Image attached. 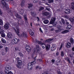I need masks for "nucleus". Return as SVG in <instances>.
I'll return each instance as SVG.
<instances>
[{
  "instance_id": "obj_41",
  "label": "nucleus",
  "mask_w": 74,
  "mask_h": 74,
  "mask_svg": "<svg viewBox=\"0 0 74 74\" xmlns=\"http://www.w3.org/2000/svg\"><path fill=\"white\" fill-rule=\"evenodd\" d=\"M61 56H64V53L63 51H62L61 53Z\"/></svg>"
},
{
  "instance_id": "obj_23",
  "label": "nucleus",
  "mask_w": 74,
  "mask_h": 74,
  "mask_svg": "<svg viewBox=\"0 0 74 74\" xmlns=\"http://www.w3.org/2000/svg\"><path fill=\"white\" fill-rule=\"evenodd\" d=\"M1 41L2 43H3L4 44L6 43V40L3 38L1 39Z\"/></svg>"
},
{
  "instance_id": "obj_10",
  "label": "nucleus",
  "mask_w": 74,
  "mask_h": 74,
  "mask_svg": "<svg viewBox=\"0 0 74 74\" xmlns=\"http://www.w3.org/2000/svg\"><path fill=\"white\" fill-rule=\"evenodd\" d=\"M9 25H10V23L7 22L5 23L4 25V27L5 29H9Z\"/></svg>"
},
{
  "instance_id": "obj_40",
  "label": "nucleus",
  "mask_w": 74,
  "mask_h": 74,
  "mask_svg": "<svg viewBox=\"0 0 74 74\" xmlns=\"http://www.w3.org/2000/svg\"><path fill=\"white\" fill-rule=\"evenodd\" d=\"M36 69H41V67L40 66H38L36 67Z\"/></svg>"
},
{
  "instance_id": "obj_4",
  "label": "nucleus",
  "mask_w": 74,
  "mask_h": 74,
  "mask_svg": "<svg viewBox=\"0 0 74 74\" xmlns=\"http://www.w3.org/2000/svg\"><path fill=\"white\" fill-rule=\"evenodd\" d=\"M36 62L34 61L32 62L31 63H29L28 64V69L29 70H31L32 69L33 66H32V64H35Z\"/></svg>"
},
{
  "instance_id": "obj_64",
  "label": "nucleus",
  "mask_w": 74,
  "mask_h": 74,
  "mask_svg": "<svg viewBox=\"0 0 74 74\" xmlns=\"http://www.w3.org/2000/svg\"><path fill=\"white\" fill-rule=\"evenodd\" d=\"M58 74H62V73H61V72H59L58 73Z\"/></svg>"
},
{
  "instance_id": "obj_28",
  "label": "nucleus",
  "mask_w": 74,
  "mask_h": 74,
  "mask_svg": "<svg viewBox=\"0 0 74 74\" xmlns=\"http://www.w3.org/2000/svg\"><path fill=\"white\" fill-rule=\"evenodd\" d=\"M70 21H71V22H74V17H73V18L72 19V18H70Z\"/></svg>"
},
{
  "instance_id": "obj_25",
  "label": "nucleus",
  "mask_w": 74,
  "mask_h": 74,
  "mask_svg": "<svg viewBox=\"0 0 74 74\" xmlns=\"http://www.w3.org/2000/svg\"><path fill=\"white\" fill-rule=\"evenodd\" d=\"M53 39H49L48 40H47L45 41V42H51V41H52Z\"/></svg>"
},
{
  "instance_id": "obj_57",
  "label": "nucleus",
  "mask_w": 74,
  "mask_h": 74,
  "mask_svg": "<svg viewBox=\"0 0 74 74\" xmlns=\"http://www.w3.org/2000/svg\"><path fill=\"white\" fill-rule=\"evenodd\" d=\"M51 62H53H53H55V60H52Z\"/></svg>"
},
{
  "instance_id": "obj_49",
  "label": "nucleus",
  "mask_w": 74,
  "mask_h": 74,
  "mask_svg": "<svg viewBox=\"0 0 74 74\" xmlns=\"http://www.w3.org/2000/svg\"><path fill=\"white\" fill-rule=\"evenodd\" d=\"M25 4L24 3H23V2H22L21 4V5L22 6V7H23V6Z\"/></svg>"
},
{
  "instance_id": "obj_1",
  "label": "nucleus",
  "mask_w": 74,
  "mask_h": 74,
  "mask_svg": "<svg viewBox=\"0 0 74 74\" xmlns=\"http://www.w3.org/2000/svg\"><path fill=\"white\" fill-rule=\"evenodd\" d=\"M11 70V68L10 66H7L5 67V74H13V73H12L11 71H9L8 72V70Z\"/></svg>"
},
{
  "instance_id": "obj_54",
  "label": "nucleus",
  "mask_w": 74,
  "mask_h": 74,
  "mask_svg": "<svg viewBox=\"0 0 74 74\" xmlns=\"http://www.w3.org/2000/svg\"><path fill=\"white\" fill-rule=\"evenodd\" d=\"M2 14V12L1 11V10H0V15H1Z\"/></svg>"
},
{
  "instance_id": "obj_39",
  "label": "nucleus",
  "mask_w": 74,
  "mask_h": 74,
  "mask_svg": "<svg viewBox=\"0 0 74 74\" xmlns=\"http://www.w3.org/2000/svg\"><path fill=\"white\" fill-rule=\"evenodd\" d=\"M8 49H9V48H8L7 47H6L5 48V50L6 51V52H8Z\"/></svg>"
},
{
  "instance_id": "obj_52",
  "label": "nucleus",
  "mask_w": 74,
  "mask_h": 74,
  "mask_svg": "<svg viewBox=\"0 0 74 74\" xmlns=\"http://www.w3.org/2000/svg\"><path fill=\"white\" fill-rule=\"evenodd\" d=\"M59 52H57L56 53V55H57V56L58 55H59Z\"/></svg>"
},
{
  "instance_id": "obj_3",
  "label": "nucleus",
  "mask_w": 74,
  "mask_h": 74,
  "mask_svg": "<svg viewBox=\"0 0 74 74\" xmlns=\"http://www.w3.org/2000/svg\"><path fill=\"white\" fill-rule=\"evenodd\" d=\"M39 46L37 45L36 46V48H35L33 50V52L35 55H37V53L39 52Z\"/></svg>"
},
{
  "instance_id": "obj_44",
  "label": "nucleus",
  "mask_w": 74,
  "mask_h": 74,
  "mask_svg": "<svg viewBox=\"0 0 74 74\" xmlns=\"http://www.w3.org/2000/svg\"><path fill=\"white\" fill-rule=\"evenodd\" d=\"M46 9L47 10H48V11H49L50 10V9L48 8V7H46Z\"/></svg>"
},
{
  "instance_id": "obj_13",
  "label": "nucleus",
  "mask_w": 74,
  "mask_h": 74,
  "mask_svg": "<svg viewBox=\"0 0 74 74\" xmlns=\"http://www.w3.org/2000/svg\"><path fill=\"white\" fill-rule=\"evenodd\" d=\"M21 37H24V38H27V34H26V33L25 32H23L22 34L21 35Z\"/></svg>"
},
{
  "instance_id": "obj_29",
  "label": "nucleus",
  "mask_w": 74,
  "mask_h": 74,
  "mask_svg": "<svg viewBox=\"0 0 74 74\" xmlns=\"http://www.w3.org/2000/svg\"><path fill=\"white\" fill-rule=\"evenodd\" d=\"M35 42H36V43H38V44H39L41 43V41H39L37 40H36Z\"/></svg>"
},
{
  "instance_id": "obj_32",
  "label": "nucleus",
  "mask_w": 74,
  "mask_h": 74,
  "mask_svg": "<svg viewBox=\"0 0 74 74\" xmlns=\"http://www.w3.org/2000/svg\"><path fill=\"white\" fill-rule=\"evenodd\" d=\"M45 47H46V46L45 45V44H42V48H43V49H44V48H45Z\"/></svg>"
},
{
  "instance_id": "obj_56",
  "label": "nucleus",
  "mask_w": 74,
  "mask_h": 74,
  "mask_svg": "<svg viewBox=\"0 0 74 74\" xmlns=\"http://www.w3.org/2000/svg\"><path fill=\"white\" fill-rule=\"evenodd\" d=\"M67 60V61H68V62H70V60H69V59H66Z\"/></svg>"
},
{
  "instance_id": "obj_42",
  "label": "nucleus",
  "mask_w": 74,
  "mask_h": 74,
  "mask_svg": "<svg viewBox=\"0 0 74 74\" xmlns=\"http://www.w3.org/2000/svg\"><path fill=\"white\" fill-rule=\"evenodd\" d=\"M43 9H44V8L40 7L39 9V11H40V10H43Z\"/></svg>"
},
{
  "instance_id": "obj_19",
  "label": "nucleus",
  "mask_w": 74,
  "mask_h": 74,
  "mask_svg": "<svg viewBox=\"0 0 74 74\" xmlns=\"http://www.w3.org/2000/svg\"><path fill=\"white\" fill-rule=\"evenodd\" d=\"M33 30L30 29L29 30V32L31 36H33L34 34V32H33Z\"/></svg>"
},
{
  "instance_id": "obj_16",
  "label": "nucleus",
  "mask_w": 74,
  "mask_h": 74,
  "mask_svg": "<svg viewBox=\"0 0 74 74\" xmlns=\"http://www.w3.org/2000/svg\"><path fill=\"white\" fill-rule=\"evenodd\" d=\"M56 45H53L52 46V47L51 48V51H54L55 49H56Z\"/></svg>"
},
{
  "instance_id": "obj_22",
  "label": "nucleus",
  "mask_w": 74,
  "mask_h": 74,
  "mask_svg": "<svg viewBox=\"0 0 74 74\" xmlns=\"http://www.w3.org/2000/svg\"><path fill=\"white\" fill-rule=\"evenodd\" d=\"M70 41L71 44H73L74 43V39L72 38H71L70 39Z\"/></svg>"
},
{
  "instance_id": "obj_11",
  "label": "nucleus",
  "mask_w": 74,
  "mask_h": 74,
  "mask_svg": "<svg viewBox=\"0 0 74 74\" xmlns=\"http://www.w3.org/2000/svg\"><path fill=\"white\" fill-rule=\"evenodd\" d=\"M7 37L8 38H12L13 37V35H12V33L11 32H8L7 34Z\"/></svg>"
},
{
  "instance_id": "obj_61",
  "label": "nucleus",
  "mask_w": 74,
  "mask_h": 74,
  "mask_svg": "<svg viewBox=\"0 0 74 74\" xmlns=\"http://www.w3.org/2000/svg\"><path fill=\"white\" fill-rule=\"evenodd\" d=\"M39 62H41V61H42V59H40V60H39Z\"/></svg>"
},
{
  "instance_id": "obj_53",
  "label": "nucleus",
  "mask_w": 74,
  "mask_h": 74,
  "mask_svg": "<svg viewBox=\"0 0 74 74\" xmlns=\"http://www.w3.org/2000/svg\"><path fill=\"white\" fill-rule=\"evenodd\" d=\"M65 18H67V19H69V17L67 16H65Z\"/></svg>"
},
{
  "instance_id": "obj_5",
  "label": "nucleus",
  "mask_w": 74,
  "mask_h": 74,
  "mask_svg": "<svg viewBox=\"0 0 74 74\" xmlns=\"http://www.w3.org/2000/svg\"><path fill=\"white\" fill-rule=\"evenodd\" d=\"M17 64L18 65H17L16 66L18 69H21V67L19 66H21L22 64V62L21 60H19L17 61Z\"/></svg>"
},
{
  "instance_id": "obj_6",
  "label": "nucleus",
  "mask_w": 74,
  "mask_h": 74,
  "mask_svg": "<svg viewBox=\"0 0 74 74\" xmlns=\"http://www.w3.org/2000/svg\"><path fill=\"white\" fill-rule=\"evenodd\" d=\"M18 42H19V40L15 38L12 40L11 43L12 44H16Z\"/></svg>"
},
{
  "instance_id": "obj_20",
  "label": "nucleus",
  "mask_w": 74,
  "mask_h": 74,
  "mask_svg": "<svg viewBox=\"0 0 74 74\" xmlns=\"http://www.w3.org/2000/svg\"><path fill=\"white\" fill-rule=\"evenodd\" d=\"M19 14H23V12H24V10L21 9L19 10Z\"/></svg>"
},
{
  "instance_id": "obj_43",
  "label": "nucleus",
  "mask_w": 74,
  "mask_h": 74,
  "mask_svg": "<svg viewBox=\"0 0 74 74\" xmlns=\"http://www.w3.org/2000/svg\"><path fill=\"white\" fill-rule=\"evenodd\" d=\"M36 19L38 22H39V21H40V19L39 18V17H37L36 18Z\"/></svg>"
},
{
  "instance_id": "obj_50",
  "label": "nucleus",
  "mask_w": 74,
  "mask_h": 74,
  "mask_svg": "<svg viewBox=\"0 0 74 74\" xmlns=\"http://www.w3.org/2000/svg\"><path fill=\"white\" fill-rule=\"evenodd\" d=\"M19 59H20V58L19 57H17L16 58V60H18H18H19Z\"/></svg>"
},
{
  "instance_id": "obj_34",
  "label": "nucleus",
  "mask_w": 74,
  "mask_h": 74,
  "mask_svg": "<svg viewBox=\"0 0 74 74\" xmlns=\"http://www.w3.org/2000/svg\"><path fill=\"white\" fill-rule=\"evenodd\" d=\"M16 16L17 17V18H18L19 19H21V18L19 16V15H18V14H16Z\"/></svg>"
},
{
  "instance_id": "obj_18",
  "label": "nucleus",
  "mask_w": 74,
  "mask_h": 74,
  "mask_svg": "<svg viewBox=\"0 0 74 74\" xmlns=\"http://www.w3.org/2000/svg\"><path fill=\"white\" fill-rule=\"evenodd\" d=\"M44 14L45 16H47L48 18L51 17V13H49L48 12H45L44 13Z\"/></svg>"
},
{
  "instance_id": "obj_24",
  "label": "nucleus",
  "mask_w": 74,
  "mask_h": 74,
  "mask_svg": "<svg viewBox=\"0 0 74 74\" xmlns=\"http://www.w3.org/2000/svg\"><path fill=\"white\" fill-rule=\"evenodd\" d=\"M71 27H72V26H71V25H69L67 26L66 29H70L71 28Z\"/></svg>"
},
{
  "instance_id": "obj_45",
  "label": "nucleus",
  "mask_w": 74,
  "mask_h": 74,
  "mask_svg": "<svg viewBox=\"0 0 74 74\" xmlns=\"http://www.w3.org/2000/svg\"><path fill=\"white\" fill-rule=\"evenodd\" d=\"M38 1V0H34V3H37V2Z\"/></svg>"
},
{
  "instance_id": "obj_17",
  "label": "nucleus",
  "mask_w": 74,
  "mask_h": 74,
  "mask_svg": "<svg viewBox=\"0 0 74 74\" xmlns=\"http://www.w3.org/2000/svg\"><path fill=\"white\" fill-rule=\"evenodd\" d=\"M50 48H51V46L49 45H47L46 46V49L47 51H49L50 49Z\"/></svg>"
},
{
  "instance_id": "obj_31",
  "label": "nucleus",
  "mask_w": 74,
  "mask_h": 74,
  "mask_svg": "<svg viewBox=\"0 0 74 74\" xmlns=\"http://www.w3.org/2000/svg\"><path fill=\"white\" fill-rule=\"evenodd\" d=\"M66 11L67 13H70V10H69V9H67L66 10Z\"/></svg>"
},
{
  "instance_id": "obj_33",
  "label": "nucleus",
  "mask_w": 74,
  "mask_h": 74,
  "mask_svg": "<svg viewBox=\"0 0 74 74\" xmlns=\"http://www.w3.org/2000/svg\"><path fill=\"white\" fill-rule=\"evenodd\" d=\"M18 54L19 56H22V57L23 56V54H22L21 52L18 53Z\"/></svg>"
},
{
  "instance_id": "obj_55",
  "label": "nucleus",
  "mask_w": 74,
  "mask_h": 74,
  "mask_svg": "<svg viewBox=\"0 0 74 74\" xmlns=\"http://www.w3.org/2000/svg\"><path fill=\"white\" fill-rule=\"evenodd\" d=\"M3 48V46H0V49H1V48Z\"/></svg>"
},
{
  "instance_id": "obj_37",
  "label": "nucleus",
  "mask_w": 74,
  "mask_h": 74,
  "mask_svg": "<svg viewBox=\"0 0 74 74\" xmlns=\"http://www.w3.org/2000/svg\"><path fill=\"white\" fill-rule=\"evenodd\" d=\"M24 17L25 20H26V21L27 20V17L26 16V15H24Z\"/></svg>"
},
{
  "instance_id": "obj_58",
  "label": "nucleus",
  "mask_w": 74,
  "mask_h": 74,
  "mask_svg": "<svg viewBox=\"0 0 74 74\" xmlns=\"http://www.w3.org/2000/svg\"><path fill=\"white\" fill-rule=\"evenodd\" d=\"M5 1H13V0H5Z\"/></svg>"
},
{
  "instance_id": "obj_62",
  "label": "nucleus",
  "mask_w": 74,
  "mask_h": 74,
  "mask_svg": "<svg viewBox=\"0 0 74 74\" xmlns=\"http://www.w3.org/2000/svg\"><path fill=\"white\" fill-rule=\"evenodd\" d=\"M72 50L73 51H74V47H73L72 49Z\"/></svg>"
},
{
  "instance_id": "obj_14",
  "label": "nucleus",
  "mask_w": 74,
  "mask_h": 74,
  "mask_svg": "<svg viewBox=\"0 0 74 74\" xmlns=\"http://www.w3.org/2000/svg\"><path fill=\"white\" fill-rule=\"evenodd\" d=\"M71 43L70 42H68L66 44V47L67 48H69L71 47Z\"/></svg>"
},
{
  "instance_id": "obj_46",
  "label": "nucleus",
  "mask_w": 74,
  "mask_h": 74,
  "mask_svg": "<svg viewBox=\"0 0 74 74\" xmlns=\"http://www.w3.org/2000/svg\"><path fill=\"white\" fill-rule=\"evenodd\" d=\"M39 30L41 33H43V32H42V29H41V28H40Z\"/></svg>"
},
{
  "instance_id": "obj_60",
  "label": "nucleus",
  "mask_w": 74,
  "mask_h": 74,
  "mask_svg": "<svg viewBox=\"0 0 74 74\" xmlns=\"http://www.w3.org/2000/svg\"><path fill=\"white\" fill-rule=\"evenodd\" d=\"M0 74H3V73L2 72H0Z\"/></svg>"
},
{
  "instance_id": "obj_12",
  "label": "nucleus",
  "mask_w": 74,
  "mask_h": 74,
  "mask_svg": "<svg viewBox=\"0 0 74 74\" xmlns=\"http://www.w3.org/2000/svg\"><path fill=\"white\" fill-rule=\"evenodd\" d=\"M4 32V30H0V34H1V36L2 37L4 38L5 37V34L3 33Z\"/></svg>"
},
{
  "instance_id": "obj_48",
  "label": "nucleus",
  "mask_w": 74,
  "mask_h": 74,
  "mask_svg": "<svg viewBox=\"0 0 74 74\" xmlns=\"http://www.w3.org/2000/svg\"><path fill=\"white\" fill-rule=\"evenodd\" d=\"M60 31V29H59V30H56V33H58V32H59Z\"/></svg>"
},
{
  "instance_id": "obj_30",
  "label": "nucleus",
  "mask_w": 74,
  "mask_h": 74,
  "mask_svg": "<svg viewBox=\"0 0 74 74\" xmlns=\"http://www.w3.org/2000/svg\"><path fill=\"white\" fill-rule=\"evenodd\" d=\"M33 6V4H32L30 3L29 4V6H28V8H30V7H32Z\"/></svg>"
},
{
  "instance_id": "obj_27",
  "label": "nucleus",
  "mask_w": 74,
  "mask_h": 74,
  "mask_svg": "<svg viewBox=\"0 0 74 74\" xmlns=\"http://www.w3.org/2000/svg\"><path fill=\"white\" fill-rule=\"evenodd\" d=\"M71 4H72V7H71V8L72 9V10H74V2H72L71 3Z\"/></svg>"
},
{
  "instance_id": "obj_7",
  "label": "nucleus",
  "mask_w": 74,
  "mask_h": 74,
  "mask_svg": "<svg viewBox=\"0 0 74 74\" xmlns=\"http://www.w3.org/2000/svg\"><path fill=\"white\" fill-rule=\"evenodd\" d=\"M55 21V18H52L51 19V21L50 22V24H53V25L54 26H56V24L57 23H56V24H55L54 23V21Z\"/></svg>"
},
{
  "instance_id": "obj_51",
  "label": "nucleus",
  "mask_w": 74,
  "mask_h": 74,
  "mask_svg": "<svg viewBox=\"0 0 74 74\" xmlns=\"http://www.w3.org/2000/svg\"><path fill=\"white\" fill-rule=\"evenodd\" d=\"M15 49L16 51H18V49H19V48H18L16 47L15 48Z\"/></svg>"
},
{
  "instance_id": "obj_36",
  "label": "nucleus",
  "mask_w": 74,
  "mask_h": 74,
  "mask_svg": "<svg viewBox=\"0 0 74 74\" xmlns=\"http://www.w3.org/2000/svg\"><path fill=\"white\" fill-rule=\"evenodd\" d=\"M63 43H62L60 46V48L59 50H61V49L62 48V47H63Z\"/></svg>"
},
{
  "instance_id": "obj_9",
  "label": "nucleus",
  "mask_w": 74,
  "mask_h": 74,
  "mask_svg": "<svg viewBox=\"0 0 74 74\" xmlns=\"http://www.w3.org/2000/svg\"><path fill=\"white\" fill-rule=\"evenodd\" d=\"M42 1H44L43 2L45 3L46 5H48V4L47 3H46L45 2H48V1L49 3H52L53 2V0H42Z\"/></svg>"
},
{
  "instance_id": "obj_63",
  "label": "nucleus",
  "mask_w": 74,
  "mask_h": 74,
  "mask_svg": "<svg viewBox=\"0 0 74 74\" xmlns=\"http://www.w3.org/2000/svg\"><path fill=\"white\" fill-rule=\"evenodd\" d=\"M51 31H53L54 30V29H51Z\"/></svg>"
},
{
  "instance_id": "obj_15",
  "label": "nucleus",
  "mask_w": 74,
  "mask_h": 74,
  "mask_svg": "<svg viewBox=\"0 0 74 74\" xmlns=\"http://www.w3.org/2000/svg\"><path fill=\"white\" fill-rule=\"evenodd\" d=\"M25 49L26 51H28V52H30V50H31V48L29 46H27L25 47Z\"/></svg>"
},
{
  "instance_id": "obj_38",
  "label": "nucleus",
  "mask_w": 74,
  "mask_h": 74,
  "mask_svg": "<svg viewBox=\"0 0 74 74\" xmlns=\"http://www.w3.org/2000/svg\"><path fill=\"white\" fill-rule=\"evenodd\" d=\"M31 14L32 15H35V12L34 11H32L31 12Z\"/></svg>"
},
{
  "instance_id": "obj_35",
  "label": "nucleus",
  "mask_w": 74,
  "mask_h": 74,
  "mask_svg": "<svg viewBox=\"0 0 74 74\" xmlns=\"http://www.w3.org/2000/svg\"><path fill=\"white\" fill-rule=\"evenodd\" d=\"M3 24V21L1 19H0V25H2Z\"/></svg>"
},
{
  "instance_id": "obj_2",
  "label": "nucleus",
  "mask_w": 74,
  "mask_h": 74,
  "mask_svg": "<svg viewBox=\"0 0 74 74\" xmlns=\"http://www.w3.org/2000/svg\"><path fill=\"white\" fill-rule=\"evenodd\" d=\"M1 3L3 5V7L6 10L8 9L9 7L8 5V3H6L4 0H2L1 2Z\"/></svg>"
},
{
  "instance_id": "obj_26",
  "label": "nucleus",
  "mask_w": 74,
  "mask_h": 74,
  "mask_svg": "<svg viewBox=\"0 0 74 74\" xmlns=\"http://www.w3.org/2000/svg\"><path fill=\"white\" fill-rule=\"evenodd\" d=\"M44 23H45V24H48V23H49V21L47 20H45L44 21Z\"/></svg>"
},
{
  "instance_id": "obj_59",
  "label": "nucleus",
  "mask_w": 74,
  "mask_h": 74,
  "mask_svg": "<svg viewBox=\"0 0 74 74\" xmlns=\"http://www.w3.org/2000/svg\"><path fill=\"white\" fill-rule=\"evenodd\" d=\"M12 26H15V23H12Z\"/></svg>"
},
{
  "instance_id": "obj_8",
  "label": "nucleus",
  "mask_w": 74,
  "mask_h": 74,
  "mask_svg": "<svg viewBox=\"0 0 74 74\" xmlns=\"http://www.w3.org/2000/svg\"><path fill=\"white\" fill-rule=\"evenodd\" d=\"M17 31L15 28L14 29V30L15 31L16 33L18 35V37H21V35L19 34L20 32H19V29L18 27L16 28Z\"/></svg>"
},
{
  "instance_id": "obj_47",
  "label": "nucleus",
  "mask_w": 74,
  "mask_h": 74,
  "mask_svg": "<svg viewBox=\"0 0 74 74\" xmlns=\"http://www.w3.org/2000/svg\"><path fill=\"white\" fill-rule=\"evenodd\" d=\"M62 21L63 24H64L65 23L64 21V20L63 19H62Z\"/></svg>"
},
{
  "instance_id": "obj_21",
  "label": "nucleus",
  "mask_w": 74,
  "mask_h": 74,
  "mask_svg": "<svg viewBox=\"0 0 74 74\" xmlns=\"http://www.w3.org/2000/svg\"><path fill=\"white\" fill-rule=\"evenodd\" d=\"M69 32V31L68 30H65L62 31V34H65V33H67Z\"/></svg>"
}]
</instances>
